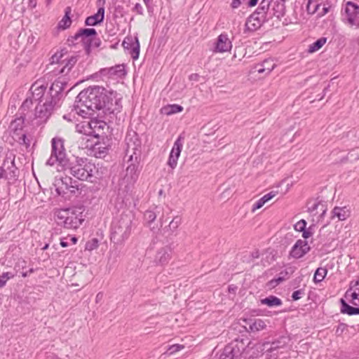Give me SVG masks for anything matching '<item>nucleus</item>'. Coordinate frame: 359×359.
<instances>
[{
    "label": "nucleus",
    "mask_w": 359,
    "mask_h": 359,
    "mask_svg": "<svg viewBox=\"0 0 359 359\" xmlns=\"http://www.w3.org/2000/svg\"><path fill=\"white\" fill-rule=\"evenodd\" d=\"M304 292L302 290H298L294 291L292 294V300L297 301L302 297L304 295Z\"/></svg>",
    "instance_id": "obj_47"
},
{
    "label": "nucleus",
    "mask_w": 359,
    "mask_h": 359,
    "mask_svg": "<svg viewBox=\"0 0 359 359\" xmlns=\"http://www.w3.org/2000/svg\"><path fill=\"white\" fill-rule=\"evenodd\" d=\"M266 203L264 201H263V200L261 198H259L253 205L252 208V212H255V210L261 208Z\"/></svg>",
    "instance_id": "obj_48"
},
{
    "label": "nucleus",
    "mask_w": 359,
    "mask_h": 359,
    "mask_svg": "<svg viewBox=\"0 0 359 359\" xmlns=\"http://www.w3.org/2000/svg\"><path fill=\"white\" fill-rule=\"evenodd\" d=\"M161 209V208L156 207L154 210L146 211L144 215L146 222L149 224L153 222L156 218L157 215L160 213Z\"/></svg>",
    "instance_id": "obj_34"
},
{
    "label": "nucleus",
    "mask_w": 359,
    "mask_h": 359,
    "mask_svg": "<svg viewBox=\"0 0 359 359\" xmlns=\"http://www.w3.org/2000/svg\"><path fill=\"white\" fill-rule=\"evenodd\" d=\"M46 90V86L44 81H37L33 83L27 94L25 100H24V108L25 107H29V104L41 103L43 101Z\"/></svg>",
    "instance_id": "obj_8"
},
{
    "label": "nucleus",
    "mask_w": 359,
    "mask_h": 359,
    "mask_svg": "<svg viewBox=\"0 0 359 359\" xmlns=\"http://www.w3.org/2000/svg\"><path fill=\"white\" fill-rule=\"evenodd\" d=\"M327 42V38L321 37L309 45L308 51L313 53L320 50Z\"/></svg>",
    "instance_id": "obj_33"
},
{
    "label": "nucleus",
    "mask_w": 359,
    "mask_h": 359,
    "mask_svg": "<svg viewBox=\"0 0 359 359\" xmlns=\"http://www.w3.org/2000/svg\"><path fill=\"white\" fill-rule=\"evenodd\" d=\"M18 175L19 170L15 165V156L11 154L6 157L3 165L0 167V178L4 177L15 181Z\"/></svg>",
    "instance_id": "obj_10"
},
{
    "label": "nucleus",
    "mask_w": 359,
    "mask_h": 359,
    "mask_svg": "<svg viewBox=\"0 0 359 359\" xmlns=\"http://www.w3.org/2000/svg\"><path fill=\"white\" fill-rule=\"evenodd\" d=\"M315 225L312 224L309 228H306L305 230L302 231V237L305 239L309 238L314 233Z\"/></svg>",
    "instance_id": "obj_41"
},
{
    "label": "nucleus",
    "mask_w": 359,
    "mask_h": 359,
    "mask_svg": "<svg viewBox=\"0 0 359 359\" xmlns=\"http://www.w3.org/2000/svg\"><path fill=\"white\" fill-rule=\"evenodd\" d=\"M259 250H255L254 251H252L250 253V255H249L250 260L249 261H252L255 259L259 258Z\"/></svg>",
    "instance_id": "obj_52"
},
{
    "label": "nucleus",
    "mask_w": 359,
    "mask_h": 359,
    "mask_svg": "<svg viewBox=\"0 0 359 359\" xmlns=\"http://www.w3.org/2000/svg\"><path fill=\"white\" fill-rule=\"evenodd\" d=\"M341 20L350 26L359 27V6L351 1L346 2L341 9Z\"/></svg>",
    "instance_id": "obj_7"
},
{
    "label": "nucleus",
    "mask_w": 359,
    "mask_h": 359,
    "mask_svg": "<svg viewBox=\"0 0 359 359\" xmlns=\"http://www.w3.org/2000/svg\"><path fill=\"white\" fill-rule=\"evenodd\" d=\"M290 341L288 337L282 336L271 343V347L277 351H280L286 347Z\"/></svg>",
    "instance_id": "obj_29"
},
{
    "label": "nucleus",
    "mask_w": 359,
    "mask_h": 359,
    "mask_svg": "<svg viewBox=\"0 0 359 359\" xmlns=\"http://www.w3.org/2000/svg\"><path fill=\"white\" fill-rule=\"evenodd\" d=\"M50 65L56 64L57 67L54 69V71H57L58 74H67L77 62V57L72 55L69 57L65 55L62 52L56 53L50 58Z\"/></svg>",
    "instance_id": "obj_6"
},
{
    "label": "nucleus",
    "mask_w": 359,
    "mask_h": 359,
    "mask_svg": "<svg viewBox=\"0 0 359 359\" xmlns=\"http://www.w3.org/2000/svg\"><path fill=\"white\" fill-rule=\"evenodd\" d=\"M278 192L276 191H271L269 193L265 194L264 196L262 197V199L265 203L268 202L269 200L272 199L273 197H275L277 195Z\"/></svg>",
    "instance_id": "obj_46"
},
{
    "label": "nucleus",
    "mask_w": 359,
    "mask_h": 359,
    "mask_svg": "<svg viewBox=\"0 0 359 359\" xmlns=\"http://www.w3.org/2000/svg\"><path fill=\"white\" fill-rule=\"evenodd\" d=\"M79 189L76 184H69V189H68V193H70L71 194L75 195L77 193H79Z\"/></svg>",
    "instance_id": "obj_50"
},
{
    "label": "nucleus",
    "mask_w": 359,
    "mask_h": 359,
    "mask_svg": "<svg viewBox=\"0 0 359 359\" xmlns=\"http://www.w3.org/2000/svg\"><path fill=\"white\" fill-rule=\"evenodd\" d=\"M51 144V155L46 161V165H53L57 163L62 168L69 169V173L80 180L92 182V179L96 177L98 169L95 163L87 158H76L75 162H72L68 165L64 142L61 138H53Z\"/></svg>",
    "instance_id": "obj_2"
},
{
    "label": "nucleus",
    "mask_w": 359,
    "mask_h": 359,
    "mask_svg": "<svg viewBox=\"0 0 359 359\" xmlns=\"http://www.w3.org/2000/svg\"><path fill=\"white\" fill-rule=\"evenodd\" d=\"M36 6V0H29L28 6L31 8H35Z\"/></svg>",
    "instance_id": "obj_57"
},
{
    "label": "nucleus",
    "mask_w": 359,
    "mask_h": 359,
    "mask_svg": "<svg viewBox=\"0 0 359 359\" xmlns=\"http://www.w3.org/2000/svg\"><path fill=\"white\" fill-rule=\"evenodd\" d=\"M67 240V238H64L61 239L60 245H61L62 247L66 248V247H67L69 245V243H68V241Z\"/></svg>",
    "instance_id": "obj_54"
},
{
    "label": "nucleus",
    "mask_w": 359,
    "mask_h": 359,
    "mask_svg": "<svg viewBox=\"0 0 359 359\" xmlns=\"http://www.w3.org/2000/svg\"><path fill=\"white\" fill-rule=\"evenodd\" d=\"M171 257V250L168 246L160 248L155 256V262L159 264L164 265L168 262Z\"/></svg>",
    "instance_id": "obj_21"
},
{
    "label": "nucleus",
    "mask_w": 359,
    "mask_h": 359,
    "mask_svg": "<svg viewBox=\"0 0 359 359\" xmlns=\"http://www.w3.org/2000/svg\"><path fill=\"white\" fill-rule=\"evenodd\" d=\"M132 220L128 215H121L115 219L111 226V241L116 244H121L127 240L130 234Z\"/></svg>",
    "instance_id": "obj_5"
},
{
    "label": "nucleus",
    "mask_w": 359,
    "mask_h": 359,
    "mask_svg": "<svg viewBox=\"0 0 359 359\" xmlns=\"http://www.w3.org/2000/svg\"><path fill=\"white\" fill-rule=\"evenodd\" d=\"M260 302L262 304L267 305L269 307L280 306L282 304L281 299L273 295L262 299Z\"/></svg>",
    "instance_id": "obj_31"
},
{
    "label": "nucleus",
    "mask_w": 359,
    "mask_h": 359,
    "mask_svg": "<svg viewBox=\"0 0 359 359\" xmlns=\"http://www.w3.org/2000/svg\"><path fill=\"white\" fill-rule=\"evenodd\" d=\"M183 107L179 104H168L161 108V112L163 114L169 116L176 113L181 112Z\"/></svg>",
    "instance_id": "obj_28"
},
{
    "label": "nucleus",
    "mask_w": 359,
    "mask_h": 359,
    "mask_svg": "<svg viewBox=\"0 0 359 359\" xmlns=\"http://www.w3.org/2000/svg\"><path fill=\"white\" fill-rule=\"evenodd\" d=\"M70 241L72 242V244H76L77 242V238L75 236L71 237Z\"/></svg>",
    "instance_id": "obj_60"
},
{
    "label": "nucleus",
    "mask_w": 359,
    "mask_h": 359,
    "mask_svg": "<svg viewBox=\"0 0 359 359\" xmlns=\"http://www.w3.org/2000/svg\"><path fill=\"white\" fill-rule=\"evenodd\" d=\"M326 213V210H323V212L321 213V215H320V217H323L324 216V215Z\"/></svg>",
    "instance_id": "obj_62"
},
{
    "label": "nucleus",
    "mask_w": 359,
    "mask_h": 359,
    "mask_svg": "<svg viewBox=\"0 0 359 359\" xmlns=\"http://www.w3.org/2000/svg\"><path fill=\"white\" fill-rule=\"evenodd\" d=\"M183 348H184L183 345L175 344L170 347L169 351H170V353H174L175 352L180 351Z\"/></svg>",
    "instance_id": "obj_51"
},
{
    "label": "nucleus",
    "mask_w": 359,
    "mask_h": 359,
    "mask_svg": "<svg viewBox=\"0 0 359 359\" xmlns=\"http://www.w3.org/2000/svg\"><path fill=\"white\" fill-rule=\"evenodd\" d=\"M82 206L59 209L54 212L57 224L67 229H76L83 222L85 216Z\"/></svg>",
    "instance_id": "obj_4"
},
{
    "label": "nucleus",
    "mask_w": 359,
    "mask_h": 359,
    "mask_svg": "<svg viewBox=\"0 0 359 359\" xmlns=\"http://www.w3.org/2000/svg\"><path fill=\"white\" fill-rule=\"evenodd\" d=\"M349 291H350V290L346 291V297H347V296L348 295Z\"/></svg>",
    "instance_id": "obj_64"
},
{
    "label": "nucleus",
    "mask_w": 359,
    "mask_h": 359,
    "mask_svg": "<svg viewBox=\"0 0 359 359\" xmlns=\"http://www.w3.org/2000/svg\"><path fill=\"white\" fill-rule=\"evenodd\" d=\"M245 346L243 341H236L224 348L219 359H245Z\"/></svg>",
    "instance_id": "obj_9"
},
{
    "label": "nucleus",
    "mask_w": 359,
    "mask_h": 359,
    "mask_svg": "<svg viewBox=\"0 0 359 359\" xmlns=\"http://www.w3.org/2000/svg\"><path fill=\"white\" fill-rule=\"evenodd\" d=\"M352 287L353 288L354 290L353 292H351L350 296L353 299H357V297H359V278L358 280L355 281Z\"/></svg>",
    "instance_id": "obj_45"
},
{
    "label": "nucleus",
    "mask_w": 359,
    "mask_h": 359,
    "mask_svg": "<svg viewBox=\"0 0 359 359\" xmlns=\"http://www.w3.org/2000/svg\"><path fill=\"white\" fill-rule=\"evenodd\" d=\"M105 0H97V5L100 6L97 13L86 19L85 24L88 26H95L103 22L104 18V4Z\"/></svg>",
    "instance_id": "obj_14"
},
{
    "label": "nucleus",
    "mask_w": 359,
    "mask_h": 359,
    "mask_svg": "<svg viewBox=\"0 0 359 359\" xmlns=\"http://www.w3.org/2000/svg\"><path fill=\"white\" fill-rule=\"evenodd\" d=\"M272 1L273 0H262L255 13H259V15L266 16L267 19V16H269L271 13L270 6Z\"/></svg>",
    "instance_id": "obj_26"
},
{
    "label": "nucleus",
    "mask_w": 359,
    "mask_h": 359,
    "mask_svg": "<svg viewBox=\"0 0 359 359\" xmlns=\"http://www.w3.org/2000/svg\"><path fill=\"white\" fill-rule=\"evenodd\" d=\"M116 95V92L101 86L88 87L76 97V104L73 111L83 118L102 109L110 114H117L121 111V98H117Z\"/></svg>",
    "instance_id": "obj_1"
},
{
    "label": "nucleus",
    "mask_w": 359,
    "mask_h": 359,
    "mask_svg": "<svg viewBox=\"0 0 359 359\" xmlns=\"http://www.w3.org/2000/svg\"><path fill=\"white\" fill-rule=\"evenodd\" d=\"M108 151V147L105 143L97 142L93 147V151L96 158L104 156Z\"/></svg>",
    "instance_id": "obj_27"
},
{
    "label": "nucleus",
    "mask_w": 359,
    "mask_h": 359,
    "mask_svg": "<svg viewBox=\"0 0 359 359\" xmlns=\"http://www.w3.org/2000/svg\"><path fill=\"white\" fill-rule=\"evenodd\" d=\"M182 219L179 216L175 217L169 224V227L172 231H175L180 225Z\"/></svg>",
    "instance_id": "obj_40"
},
{
    "label": "nucleus",
    "mask_w": 359,
    "mask_h": 359,
    "mask_svg": "<svg viewBox=\"0 0 359 359\" xmlns=\"http://www.w3.org/2000/svg\"><path fill=\"white\" fill-rule=\"evenodd\" d=\"M270 8L271 13L269 18H272L273 16L280 18L285 14V6L280 0H273L271 2Z\"/></svg>",
    "instance_id": "obj_22"
},
{
    "label": "nucleus",
    "mask_w": 359,
    "mask_h": 359,
    "mask_svg": "<svg viewBox=\"0 0 359 359\" xmlns=\"http://www.w3.org/2000/svg\"><path fill=\"white\" fill-rule=\"evenodd\" d=\"M231 42L226 34H220L217 39L215 47V52L224 53L231 49Z\"/></svg>",
    "instance_id": "obj_19"
},
{
    "label": "nucleus",
    "mask_w": 359,
    "mask_h": 359,
    "mask_svg": "<svg viewBox=\"0 0 359 359\" xmlns=\"http://www.w3.org/2000/svg\"><path fill=\"white\" fill-rule=\"evenodd\" d=\"M71 13V8L69 7L66 8L65 14L62 19L59 22L58 27L62 29H65L70 27L72 20L69 15Z\"/></svg>",
    "instance_id": "obj_32"
},
{
    "label": "nucleus",
    "mask_w": 359,
    "mask_h": 359,
    "mask_svg": "<svg viewBox=\"0 0 359 359\" xmlns=\"http://www.w3.org/2000/svg\"><path fill=\"white\" fill-rule=\"evenodd\" d=\"M98 74L101 76H107L108 78L113 76L121 77L125 75V69L123 65H116L110 68L102 69Z\"/></svg>",
    "instance_id": "obj_20"
},
{
    "label": "nucleus",
    "mask_w": 359,
    "mask_h": 359,
    "mask_svg": "<svg viewBox=\"0 0 359 359\" xmlns=\"http://www.w3.org/2000/svg\"><path fill=\"white\" fill-rule=\"evenodd\" d=\"M310 250V247L306 241L299 239L290 251V256L295 259L302 257Z\"/></svg>",
    "instance_id": "obj_18"
},
{
    "label": "nucleus",
    "mask_w": 359,
    "mask_h": 359,
    "mask_svg": "<svg viewBox=\"0 0 359 359\" xmlns=\"http://www.w3.org/2000/svg\"><path fill=\"white\" fill-rule=\"evenodd\" d=\"M184 144V137L180 135L175 140L174 145L171 149L168 161V165L174 169L177 165V161L180 156Z\"/></svg>",
    "instance_id": "obj_11"
},
{
    "label": "nucleus",
    "mask_w": 359,
    "mask_h": 359,
    "mask_svg": "<svg viewBox=\"0 0 359 359\" xmlns=\"http://www.w3.org/2000/svg\"><path fill=\"white\" fill-rule=\"evenodd\" d=\"M244 321L246 323V325H248L249 331L252 332H259L261 330H264L266 327V321L260 318L249 320L245 319Z\"/></svg>",
    "instance_id": "obj_23"
},
{
    "label": "nucleus",
    "mask_w": 359,
    "mask_h": 359,
    "mask_svg": "<svg viewBox=\"0 0 359 359\" xmlns=\"http://www.w3.org/2000/svg\"><path fill=\"white\" fill-rule=\"evenodd\" d=\"M97 34L96 30L93 28L81 29L74 36L75 41H80L87 44L88 48L91 46V42Z\"/></svg>",
    "instance_id": "obj_13"
},
{
    "label": "nucleus",
    "mask_w": 359,
    "mask_h": 359,
    "mask_svg": "<svg viewBox=\"0 0 359 359\" xmlns=\"http://www.w3.org/2000/svg\"><path fill=\"white\" fill-rule=\"evenodd\" d=\"M266 20V16L259 15V13H253L246 20V29L252 32L255 31L259 29Z\"/></svg>",
    "instance_id": "obj_17"
},
{
    "label": "nucleus",
    "mask_w": 359,
    "mask_h": 359,
    "mask_svg": "<svg viewBox=\"0 0 359 359\" xmlns=\"http://www.w3.org/2000/svg\"><path fill=\"white\" fill-rule=\"evenodd\" d=\"M327 12H328V8H327L324 7V8H323V13L321 15H325V14H326Z\"/></svg>",
    "instance_id": "obj_61"
},
{
    "label": "nucleus",
    "mask_w": 359,
    "mask_h": 359,
    "mask_svg": "<svg viewBox=\"0 0 359 359\" xmlns=\"http://www.w3.org/2000/svg\"><path fill=\"white\" fill-rule=\"evenodd\" d=\"M9 134L13 142L21 146L22 141V119L21 118H18L11 123Z\"/></svg>",
    "instance_id": "obj_12"
},
{
    "label": "nucleus",
    "mask_w": 359,
    "mask_h": 359,
    "mask_svg": "<svg viewBox=\"0 0 359 359\" xmlns=\"http://www.w3.org/2000/svg\"><path fill=\"white\" fill-rule=\"evenodd\" d=\"M283 353V351H279L270 347L267 351L264 353L265 359H281L280 354Z\"/></svg>",
    "instance_id": "obj_37"
},
{
    "label": "nucleus",
    "mask_w": 359,
    "mask_h": 359,
    "mask_svg": "<svg viewBox=\"0 0 359 359\" xmlns=\"http://www.w3.org/2000/svg\"><path fill=\"white\" fill-rule=\"evenodd\" d=\"M319 6L320 4L314 3L313 0H309L306 4V11L309 14H314Z\"/></svg>",
    "instance_id": "obj_38"
},
{
    "label": "nucleus",
    "mask_w": 359,
    "mask_h": 359,
    "mask_svg": "<svg viewBox=\"0 0 359 359\" xmlns=\"http://www.w3.org/2000/svg\"><path fill=\"white\" fill-rule=\"evenodd\" d=\"M27 140L29 142V140L27 139L26 135H24V139H23L24 146H25L26 147H28L29 146V142H27Z\"/></svg>",
    "instance_id": "obj_59"
},
{
    "label": "nucleus",
    "mask_w": 359,
    "mask_h": 359,
    "mask_svg": "<svg viewBox=\"0 0 359 359\" xmlns=\"http://www.w3.org/2000/svg\"><path fill=\"white\" fill-rule=\"evenodd\" d=\"M241 4V0H232L231 6L233 8H237Z\"/></svg>",
    "instance_id": "obj_53"
},
{
    "label": "nucleus",
    "mask_w": 359,
    "mask_h": 359,
    "mask_svg": "<svg viewBox=\"0 0 359 359\" xmlns=\"http://www.w3.org/2000/svg\"><path fill=\"white\" fill-rule=\"evenodd\" d=\"M13 276L11 273H3L2 275L0 276V287L4 286L8 280H9Z\"/></svg>",
    "instance_id": "obj_42"
},
{
    "label": "nucleus",
    "mask_w": 359,
    "mask_h": 359,
    "mask_svg": "<svg viewBox=\"0 0 359 359\" xmlns=\"http://www.w3.org/2000/svg\"><path fill=\"white\" fill-rule=\"evenodd\" d=\"M126 158L131 163L127 167L124 177L121 180L119 186L125 191H129L138 179L140 171L138 164L141 156V141L137 134L129 135L126 138Z\"/></svg>",
    "instance_id": "obj_3"
},
{
    "label": "nucleus",
    "mask_w": 359,
    "mask_h": 359,
    "mask_svg": "<svg viewBox=\"0 0 359 359\" xmlns=\"http://www.w3.org/2000/svg\"><path fill=\"white\" fill-rule=\"evenodd\" d=\"M98 245V240L97 238H93L86 243L85 249L88 251H92L97 249Z\"/></svg>",
    "instance_id": "obj_39"
},
{
    "label": "nucleus",
    "mask_w": 359,
    "mask_h": 359,
    "mask_svg": "<svg viewBox=\"0 0 359 359\" xmlns=\"http://www.w3.org/2000/svg\"><path fill=\"white\" fill-rule=\"evenodd\" d=\"M350 216V210L346 206L335 207L332 211V219L337 217L339 221H344Z\"/></svg>",
    "instance_id": "obj_24"
},
{
    "label": "nucleus",
    "mask_w": 359,
    "mask_h": 359,
    "mask_svg": "<svg viewBox=\"0 0 359 359\" xmlns=\"http://www.w3.org/2000/svg\"><path fill=\"white\" fill-rule=\"evenodd\" d=\"M69 184H72V178L70 177H56L53 186L55 191L59 196H65L68 194Z\"/></svg>",
    "instance_id": "obj_16"
},
{
    "label": "nucleus",
    "mask_w": 359,
    "mask_h": 359,
    "mask_svg": "<svg viewBox=\"0 0 359 359\" xmlns=\"http://www.w3.org/2000/svg\"><path fill=\"white\" fill-rule=\"evenodd\" d=\"M351 303L353 305H354V306H357L356 308H359V296H358V297H357V299H353V298H352V299H351Z\"/></svg>",
    "instance_id": "obj_56"
},
{
    "label": "nucleus",
    "mask_w": 359,
    "mask_h": 359,
    "mask_svg": "<svg viewBox=\"0 0 359 359\" xmlns=\"http://www.w3.org/2000/svg\"><path fill=\"white\" fill-rule=\"evenodd\" d=\"M258 2V0H250L248 2V6L250 7L255 6Z\"/></svg>",
    "instance_id": "obj_58"
},
{
    "label": "nucleus",
    "mask_w": 359,
    "mask_h": 359,
    "mask_svg": "<svg viewBox=\"0 0 359 359\" xmlns=\"http://www.w3.org/2000/svg\"><path fill=\"white\" fill-rule=\"evenodd\" d=\"M49 107L46 102L43 104L37 103L35 107V123L34 125L39 126L47 120L50 114Z\"/></svg>",
    "instance_id": "obj_15"
},
{
    "label": "nucleus",
    "mask_w": 359,
    "mask_h": 359,
    "mask_svg": "<svg viewBox=\"0 0 359 359\" xmlns=\"http://www.w3.org/2000/svg\"><path fill=\"white\" fill-rule=\"evenodd\" d=\"M48 244H46V245H45L42 249H43V250H46V249H47V248H48Z\"/></svg>",
    "instance_id": "obj_63"
},
{
    "label": "nucleus",
    "mask_w": 359,
    "mask_h": 359,
    "mask_svg": "<svg viewBox=\"0 0 359 359\" xmlns=\"http://www.w3.org/2000/svg\"><path fill=\"white\" fill-rule=\"evenodd\" d=\"M276 64L272 59H266L262 64H258L255 67L258 73L262 74L266 72L270 73L275 67Z\"/></svg>",
    "instance_id": "obj_25"
},
{
    "label": "nucleus",
    "mask_w": 359,
    "mask_h": 359,
    "mask_svg": "<svg viewBox=\"0 0 359 359\" xmlns=\"http://www.w3.org/2000/svg\"><path fill=\"white\" fill-rule=\"evenodd\" d=\"M132 11L139 15H142L144 12L142 6L139 3L135 4Z\"/></svg>",
    "instance_id": "obj_49"
},
{
    "label": "nucleus",
    "mask_w": 359,
    "mask_h": 359,
    "mask_svg": "<svg viewBox=\"0 0 359 359\" xmlns=\"http://www.w3.org/2000/svg\"><path fill=\"white\" fill-rule=\"evenodd\" d=\"M341 312L343 313H347L348 315H356L359 314V308H355L348 304L345 300L341 299Z\"/></svg>",
    "instance_id": "obj_30"
},
{
    "label": "nucleus",
    "mask_w": 359,
    "mask_h": 359,
    "mask_svg": "<svg viewBox=\"0 0 359 359\" xmlns=\"http://www.w3.org/2000/svg\"><path fill=\"white\" fill-rule=\"evenodd\" d=\"M306 228V222L304 219H301L294 225V229L297 231L302 232Z\"/></svg>",
    "instance_id": "obj_43"
},
{
    "label": "nucleus",
    "mask_w": 359,
    "mask_h": 359,
    "mask_svg": "<svg viewBox=\"0 0 359 359\" xmlns=\"http://www.w3.org/2000/svg\"><path fill=\"white\" fill-rule=\"evenodd\" d=\"M134 41H135V39H133V38H131V37H126L123 40V41L122 43V46H123V47L125 49L129 50L132 48V46H133Z\"/></svg>",
    "instance_id": "obj_44"
},
{
    "label": "nucleus",
    "mask_w": 359,
    "mask_h": 359,
    "mask_svg": "<svg viewBox=\"0 0 359 359\" xmlns=\"http://www.w3.org/2000/svg\"><path fill=\"white\" fill-rule=\"evenodd\" d=\"M327 273V270L325 268L319 267L316 269L314 276L313 281L316 283H320L323 280Z\"/></svg>",
    "instance_id": "obj_35"
},
{
    "label": "nucleus",
    "mask_w": 359,
    "mask_h": 359,
    "mask_svg": "<svg viewBox=\"0 0 359 359\" xmlns=\"http://www.w3.org/2000/svg\"><path fill=\"white\" fill-rule=\"evenodd\" d=\"M129 53L130 54L133 60H137L139 57L140 55V43L137 37L135 39V41L133 43V46L129 50Z\"/></svg>",
    "instance_id": "obj_36"
},
{
    "label": "nucleus",
    "mask_w": 359,
    "mask_h": 359,
    "mask_svg": "<svg viewBox=\"0 0 359 359\" xmlns=\"http://www.w3.org/2000/svg\"><path fill=\"white\" fill-rule=\"evenodd\" d=\"M103 298V293L102 292H98L95 297V302L96 303H99L100 302L102 301Z\"/></svg>",
    "instance_id": "obj_55"
}]
</instances>
